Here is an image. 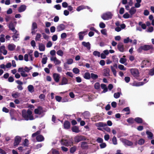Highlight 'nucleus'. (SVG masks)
Here are the masks:
<instances>
[{
	"label": "nucleus",
	"instance_id": "nucleus-1",
	"mask_svg": "<svg viewBox=\"0 0 154 154\" xmlns=\"http://www.w3.org/2000/svg\"><path fill=\"white\" fill-rule=\"evenodd\" d=\"M32 111L29 109L27 110V111L25 109H23L22 112V117L26 121L34 119V117L32 115Z\"/></svg>",
	"mask_w": 154,
	"mask_h": 154
},
{
	"label": "nucleus",
	"instance_id": "nucleus-2",
	"mask_svg": "<svg viewBox=\"0 0 154 154\" xmlns=\"http://www.w3.org/2000/svg\"><path fill=\"white\" fill-rule=\"evenodd\" d=\"M112 15L111 12H108L103 14L101 16V18L104 20H108L111 19Z\"/></svg>",
	"mask_w": 154,
	"mask_h": 154
},
{
	"label": "nucleus",
	"instance_id": "nucleus-3",
	"mask_svg": "<svg viewBox=\"0 0 154 154\" xmlns=\"http://www.w3.org/2000/svg\"><path fill=\"white\" fill-rule=\"evenodd\" d=\"M86 140V137L81 135H77L74 138V141L75 142L79 143L82 140Z\"/></svg>",
	"mask_w": 154,
	"mask_h": 154
},
{
	"label": "nucleus",
	"instance_id": "nucleus-4",
	"mask_svg": "<svg viewBox=\"0 0 154 154\" xmlns=\"http://www.w3.org/2000/svg\"><path fill=\"white\" fill-rule=\"evenodd\" d=\"M131 73L134 77H138L139 73L138 70L136 69H130Z\"/></svg>",
	"mask_w": 154,
	"mask_h": 154
},
{
	"label": "nucleus",
	"instance_id": "nucleus-5",
	"mask_svg": "<svg viewBox=\"0 0 154 154\" xmlns=\"http://www.w3.org/2000/svg\"><path fill=\"white\" fill-rule=\"evenodd\" d=\"M34 113L35 114L41 115L43 113V109L41 106H38L37 109L34 110Z\"/></svg>",
	"mask_w": 154,
	"mask_h": 154
},
{
	"label": "nucleus",
	"instance_id": "nucleus-6",
	"mask_svg": "<svg viewBox=\"0 0 154 154\" xmlns=\"http://www.w3.org/2000/svg\"><path fill=\"white\" fill-rule=\"evenodd\" d=\"M21 140V137L18 136L15 137L14 139V146H16L18 145L20 142Z\"/></svg>",
	"mask_w": 154,
	"mask_h": 154
},
{
	"label": "nucleus",
	"instance_id": "nucleus-7",
	"mask_svg": "<svg viewBox=\"0 0 154 154\" xmlns=\"http://www.w3.org/2000/svg\"><path fill=\"white\" fill-rule=\"evenodd\" d=\"M141 48L145 51H147L151 49H152L153 48L152 45H144L143 46H141Z\"/></svg>",
	"mask_w": 154,
	"mask_h": 154
},
{
	"label": "nucleus",
	"instance_id": "nucleus-8",
	"mask_svg": "<svg viewBox=\"0 0 154 154\" xmlns=\"http://www.w3.org/2000/svg\"><path fill=\"white\" fill-rule=\"evenodd\" d=\"M60 75L58 73H54L53 74V78L54 81L56 82H58L60 78Z\"/></svg>",
	"mask_w": 154,
	"mask_h": 154
},
{
	"label": "nucleus",
	"instance_id": "nucleus-9",
	"mask_svg": "<svg viewBox=\"0 0 154 154\" xmlns=\"http://www.w3.org/2000/svg\"><path fill=\"white\" fill-rule=\"evenodd\" d=\"M117 48L119 51L121 52L124 51V46L123 43L119 42L117 45Z\"/></svg>",
	"mask_w": 154,
	"mask_h": 154
},
{
	"label": "nucleus",
	"instance_id": "nucleus-10",
	"mask_svg": "<svg viewBox=\"0 0 154 154\" xmlns=\"http://www.w3.org/2000/svg\"><path fill=\"white\" fill-rule=\"evenodd\" d=\"M9 28L13 32L16 31V32H17V31L15 29L14 24L12 22H11L8 25Z\"/></svg>",
	"mask_w": 154,
	"mask_h": 154
},
{
	"label": "nucleus",
	"instance_id": "nucleus-11",
	"mask_svg": "<svg viewBox=\"0 0 154 154\" xmlns=\"http://www.w3.org/2000/svg\"><path fill=\"white\" fill-rule=\"evenodd\" d=\"M26 6L24 5H21L18 8V11L20 13L24 11L26 9Z\"/></svg>",
	"mask_w": 154,
	"mask_h": 154
},
{
	"label": "nucleus",
	"instance_id": "nucleus-12",
	"mask_svg": "<svg viewBox=\"0 0 154 154\" xmlns=\"http://www.w3.org/2000/svg\"><path fill=\"white\" fill-rule=\"evenodd\" d=\"M110 69L107 68L103 70V75L105 76H110Z\"/></svg>",
	"mask_w": 154,
	"mask_h": 154
},
{
	"label": "nucleus",
	"instance_id": "nucleus-13",
	"mask_svg": "<svg viewBox=\"0 0 154 154\" xmlns=\"http://www.w3.org/2000/svg\"><path fill=\"white\" fill-rule=\"evenodd\" d=\"M61 144L66 146H68L71 144L70 142L68 140L62 139L61 140Z\"/></svg>",
	"mask_w": 154,
	"mask_h": 154
},
{
	"label": "nucleus",
	"instance_id": "nucleus-14",
	"mask_svg": "<svg viewBox=\"0 0 154 154\" xmlns=\"http://www.w3.org/2000/svg\"><path fill=\"white\" fill-rule=\"evenodd\" d=\"M82 44L88 50H90L91 49V45L89 42H83L82 43Z\"/></svg>",
	"mask_w": 154,
	"mask_h": 154
},
{
	"label": "nucleus",
	"instance_id": "nucleus-15",
	"mask_svg": "<svg viewBox=\"0 0 154 154\" xmlns=\"http://www.w3.org/2000/svg\"><path fill=\"white\" fill-rule=\"evenodd\" d=\"M0 53H2L4 55H6L7 53V51L5 49L4 45H2L0 47Z\"/></svg>",
	"mask_w": 154,
	"mask_h": 154
},
{
	"label": "nucleus",
	"instance_id": "nucleus-16",
	"mask_svg": "<svg viewBox=\"0 0 154 154\" xmlns=\"http://www.w3.org/2000/svg\"><path fill=\"white\" fill-rule=\"evenodd\" d=\"M64 128L65 129L69 128L70 126V122L68 121H65L63 124Z\"/></svg>",
	"mask_w": 154,
	"mask_h": 154
},
{
	"label": "nucleus",
	"instance_id": "nucleus-17",
	"mask_svg": "<svg viewBox=\"0 0 154 154\" xmlns=\"http://www.w3.org/2000/svg\"><path fill=\"white\" fill-rule=\"evenodd\" d=\"M51 60L53 61L56 65L59 64L61 63V61L57 59L56 57H51Z\"/></svg>",
	"mask_w": 154,
	"mask_h": 154
},
{
	"label": "nucleus",
	"instance_id": "nucleus-18",
	"mask_svg": "<svg viewBox=\"0 0 154 154\" xmlns=\"http://www.w3.org/2000/svg\"><path fill=\"white\" fill-rule=\"evenodd\" d=\"M88 143L86 142H83L81 143V147L82 149H87L88 148Z\"/></svg>",
	"mask_w": 154,
	"mask_h": 154
},
{
	"label": "nucleus",
	"instance_id": "nucleus-19",
	"mask_svg": "<svg viewBox=\"0 0 154 154\" xmlns=\"http://www.w3.org/2000/svg\"><path fill=\"white\" fill-rule=\"evenodd\" d=\"M36 140L38 142H41L44 140V137L42 135L39 134L36 137Z\"/></svg>",
	"mask_w": 154,
	"mask_h": 154
},
{
	"label": "nucleus",
	"instance_id": "nucleus-20",
	"mask_svg": "<svg viewBox=\"0 0 154 154\" xmlns=\"http://www.w3.org/2000/svg\"><path fill=\"white\" fill-rule=\"evenodd\" d=\"M68 81L67 78L65 77L62 78L61 82L59 84L60 85H64L68 84Z\"/></svg>",
	"mask_w": 154,
	"mask_h": 154
},
{
	"label": "nucleus",
	"instance_id": "nucleus-21",
	"mask_svg": "<svg viewBox=\"0 0 154 154\" xmlns=\"http://www.w3.org/2000/svg\"><path fill=\"white\" fill-rule=\"evenodd\" d=\"M65 28V26L63 24H61L57 26V31L58 32L64 30Z\"/></svg>",
	"mask_w": 154,
	"mask_h": 154
},
{
	"label": "nucleus",
	"instance_id": "nucleus-22",
	"mask_svg": "<svg viewBox=\"0 0 154 154\" xmlns=\"http://www.w3.org/2000/svg\"><path fill=\"white\" fill-rule=\"evenodd\" d=\"M100 87L102 89H103L102 91L103 93H105L108 91V88L106 84H101L100 85Z\"/></svg>",
	"mask_w": 154,
	"mask_h": 154
},
{
	"label": "nucleus",
	"instance_id": "nucleus-23",
	"mask_svg": "<svg viewBox=\"0 0 154 154\" xmlns=\"http://www.w3.org/2000/svg\"><path fill=\"white\" fill-rule=\"evenodd\" d=\"M95 125L98 127H104L107 126V124L102 122H100L96 123Z\"/></svg>",
	"mask_w": 154,
	"mask_h": 154
},
{
	"label": "nucleus",
	"instance_id": "nucleus-24",
	"mask_svg": "<svg viewBox=\"0 0 154 154\" xmlns=\"http://www.w3.org/2000/svg\"><path fill=\"white\" fill-rule=\"evenodd\" d=\"M136 9L134 7H132L129 10V12L131 16L134 14L136 12Z\"/></svg>",
	"mask_w": 154,
	"mask_h": 154
},
{
	"label": "nucleus",
	"instance_id": "nucleus-25",
	"mask_svg": "<svg viewBox=\"0 0 154 154\" xmlns=\"http://www.w3.org/2000/svg\"><path fill=\"white\" fill-rule=\"evenodd\" d=\"M85 32H86L85 31H82L80 32L79 33L78 35L79 36V40H80L82 41L83 40L84 36V35H85Z\"/></svg>",
	"mask_w": 154,
	"mask_h": 154
},
{
	"label": "nucleus",
	"instance_id": "nucleus-26",
	"mask_svg": "<svg viewBox=\"0 0 154 154\" xmlns=\"http://www.w3.org/2000/svg\"><path fill=\"white\" fill-rule=\"evenodd\" d=\"M8 48L10 51H14L16 48V46L13 44H9L8 45Z\"/></svg>",
	"mask_w": 154,
	"mask_h": 154
},
{
	"label": "nucleus",
	"instance_id": "nucleus-27",
	"mask_svg": "<svg viewBox=\"0 0 154 154\" xmlns=\"http://www.w3.org/2000/svg\"><path fill=\"white\" fill-rule=\"evenodd\" d=\"M134 121L137 123L141 124L143 123V119L140 117H136L134 119Z\"/></svg>",
	"mask_w": 154,
	"mask_h": 154
},
{
	"label": "nucleus",
	"instance_id": "nucleus-28",
	"mask_svg": "<svg viewBox=\"0 0 154 154\" xmlns=\"http://www.w3.org/2000/svg\"><path fill=\"white\" fill-rule=\"evenodd\" d=\"M83 77L86 79H91V74L88 72H86L85 73Z\"/></svg>",
	"mask_w": 154,
	"mask_h": 154
},
{
	"label": "nucleus",
	"instance_id": "nucleus-29",
	"mask_svg": "<svg viewBox=\"0 0 154 154\" xmlns=\"http://www.w3.org/2000/svg\"><path fill=\"white\" fill-rule=\"evenodd\" d=\"M72 130L73 132L78 133L79 131L78 127L74 126L72 127Z\"/></svg>",
	"mask_w": 154,
	"mask_h": 154
},
{
	"label": "nucleus",
	"instance_id": "nucleus-30",
	"mask_svg": "<svg viewBox=\"0 0 154 154\" xmlns=\"http://www.w3.org/2000/svg\"><path fill=\"white\" fill-rule=\"evenodd\" d=\"M39 49L40 51H44L45 49V45L42 43H39Z\"/></svg>",
	"mask_w": 154,
	"mask_h": 154
},
{
	"label": "nucleus",
	"instance_id": "nucleus-31",
	"mask_svg": "<svg viewBox=\"0 0 154 154\" xmlns=\"http://www.w3.org/2000/svg\"><path fill=\"white\" fill-rule=\"evenodd\" d=\"M98 77V75L94 73H91V78L93 80H95L97 79Z\"/></svg>",
	"mask_w": 154,
	"mask_h": 154
},
{
	"label": "nucleus",
	"instance_id": "nucleus-32",
	"mask_svg": "<svg viewBox=\"0 0 154 154\" xmlns=\"http://www.w3.org/2000/svg\"><path fill=\"white\" fill-rule=\"evenodd\" d=\"M73 60L71 58L68 59L67 60L66 63H64V66L65 67L66 65L67 64H71L73 63Z\"/></svg>",
	"mask_w": 154,
	"mask_h": 154
},
{
	"label": "nucleus",
	"instance_id": "nucleus-33",
	"mask_svg": "<svg viewBox=\"0 0 154 154\" xmlns=\"http://www.w3.org/2000/svg\"><path fill=\"white\" fill-rule=\"evenodd\" d=\"M146 134L148 135V137L149 138L151 139L152 138L153 134L151 132L149 131H146Z\"/></svg>",
	"mask_w": 154,
	"mask_h": 154
},
{
	"label": "nucleus",
	"instance_id": "nucleus-34",
	"mask_svg": "<svg viewBox=\"0 0 154 154\" xmlns=\"http://www.w3.org/2000/svg\"><path fill=\"white\" fill-rule=\"evenodd\" d=\"M124 142L125 144H126L128 146H132L133 144V143L125 139V140H124Z\"/></svg>",
	"mask_w": 154,
	"mask_h": 154
},
{
	"label": "nucleus",
	"instance_id": "nucleus-35",
	"mask_svg": "<svg viewBox=\"0 0 154 154\" xmlns=\"http://www.w3.org/2000/svg\"><path fill=\"white\" fill-rule=\"evenodd\" d=\"M110 68L111 70L113 73V75L115 77H116L117 72L116 70L115 69V68H114V67L112 66H110Z\"/></svg>",
	"mask_w": 154,
	"mask_h": 154
},
{
	"label": "nucleus",
	"instance_id": "nucleus-36",
	"mask_svg": "<svg viewBox=\"0 0 154 154\" xmlns=\"http://www.w3.org/2000/svg\"><path fill=\"white\" fill-rule=\"evenodd\" d=\"M41 132V130H39L38 131H37L33 133L32 135V137H36Z\"/></svg>",
	"mask_w": 154,
	"mask_h": 154
},
{
	"label": "nucleus",
	"instance_id": "nucleus-37",
	"mask_svg": "<svg viewBox=\"0 0 154 154\" xmlns=\"http://www.w3.org/2000/svg\"><path fill=\"white\" fill-rule=\"evenodd\" d=\"M37 25L36 23H33L32 26L31 30H33L34 29H37Z\"/></svg>",
	"mask_w": 154,
	"mask_h": 154
},
{
	"label": "nucleus",
	"instance_id": "nucleus-38",
	"mask_svg": "<svg viewBox=\"0 0 154 154\" xmlns=\"http://www.w3.org/2000/svg\"><path fill=\"white\" fill-rule=\"evenodd\" d=\"M127 121L128 123L132 124L134 123L135 121L133 118H130L127 119Z\"/></svg>",
	"mask_w": 154,
	"mask_h": 154
},
{
	"label": "nucleus",
	"instance_id": "nucleus-39",
	"mask_svg": "<svg viewBox=\"0 0 154 154\" xmlns=\"http://www.w3.org/2000/svg\"><path fill=\"white\" fill-rule=\"evenodd\" d=\"M28 91L30 92H32L34 91V87L33 85H29L28 87Z\"/></svg>",
	"mask_w": 154,
	"mask_h": 154
},
{
	"label": "nucleus",
	"instance_id": "nucleus-40",
	"mask_svg": "<svg viewBox=\"0 0 154 154\" xmlns=\"http://www.w3.org/2000/svg\"><path fill=\"white\" fill-rule=\"evenodd\" d=\"M94 88L96 90H99L100 88V84L99 82H96L94 84Z\"/></svg>",
	"mask_w": 154,
	"mask_h": 154
},
{
	"label": "nucleus",
	"instance_id": "nucleus-41",
	"mask_svg": "<svg viewBox=\"0 0 154 154\" xmlns=\"http://www.w3.org/2000/svg\"><path fill=\"white\" fill-rule=\"evenodd\" d=\"M118 67L119 69L121 70H126V68L123 65L121 64L119 65Z\"/></svg>",
	"mask_w": 154,
	"mask_h": 154
},
{
	"label": "nucleus",
	"instance_id": "nucleus-42",
	"mask_svg": "<svg viewBox=\"0 0 154 154\" xmlns=\"http://www.w3.org/2000/svg\"><path fill=\"white\" fill-rule=\"evenodd\" d=\"M14 32H15L12 36L14 40H15L14 39H17L18 38L19 36V34L17 33V32H16V31H15Z\"/></svg>",
	"mask_w": 154,
	"mask_h": 154
},
{
	"label": "nucleus",
	"instance_id": "nucleus-43",
	"mask_svg": "<svg viewBox=\"0 0 154 154\" xmlns=\"http://www.w3.org/2000/svg\"><path fill=\"white\" fill-rule=\"evenodd\" d=\"M73 72L75 74L79 73L80 70L79 69L77 68H74L72 69Z\"/></svg>",
	"mask_w": 154,
	"mask_h": 154
},
{
	"label": "nucleus",
	"instance_id": "nucleus-44",
	"mask_svg": "<svg viewBox=\"0 0 154 154\" xmlns=\"http://www.w3.org/2000/svg\"><path fill=\"white\" fill-rule=\"evenodd\" d=\"M57 55L60 56H62L63 55V52L61 50H59L57 52Z\"/></svg>",
	"mask_w": 154,
	"mask_h": 154
},
{
	"label": "nucleus",
	"instance_id": "nucleus-45",
	"mask_svg": "<svg viewBox=\"0 0 154 154\" xmlns=\"http://www.w3.org/2000/svg\"><path fill=\"white\" fill-rule=\"evenodd\" d=\"M112 142L113 143L114 145H116L117 144V140L116 137L114 136L112 139Z\"/></svg>",
	"mask_w": 154,
	"mask_h": 154
},
{
	"label": "nucleus",
	"instance_id": "nucleus-46",
	"mask_svg": "<svg viewBox=\"0 0 154 154\" xmlns=\"http://www.w3.org/2000/svg\"><path fill=\"white\" fill-rule=\"evenodd\" d=\"M41 34L39 33H37L36 34V36L35 38V40L36 41H39L40 40V39L41 37Z\"/></svg>",
	"mask_w": 154,
	"mask_h": 154
},
{
	"label": "nucleus",
	"instance_id": "nucleus-47",
	"mask_svg": "<svg viewBox=\"0 0 154 154\" xmlns=\"http://www.w3.org/2000/svg\"><path fill=\"white\" fill-rule=\"evenodd\" d=\"M123 18L125 19H128L130 17H132L131 16H130L129 14H128V13L126 12L123 15Z\"/></svg>",
	"mask_w": 154,
	"mask_h": 154
},
{
	"label": "nucleus",
	"instance_id": "nucleus-48",
	"mask_svg": "<svg viewBox=\"0 0 154 154\" xmlns=\"http://www.w3.org/2000/svg\"><path fill=\"white\" fill-rule=\"evenodd\" d=\"M76 150V147L75 146H73L70 148V153H73Z\"/></svg>",
	"mask_w": 154,
	"mask_h": 154
},
{
	"label": "nucleus",
	"instance_id": "nucleus-49",
	"mask_svg": "<svg viewBox=\"0 0 154 154\" xmlns=\"http://www.w3.org/2000/svg\"><path fill=\"white\" fill-rule=\"evenodd\" d=\"M93 54L95 56H97L98 57H100V53L97 51H94L93 53Z\"/></svg>",
	"mask_w": 154,
	"mask_h": 154
},
{
	"label": "nucleus",
	"instance_id": "nucleus-50",
	"mask_svg": "<svg viewBox=\"0 0 154 154\" xmlns=\"http://www.w3.org/2000/svg\"><path fill=\"white\" fill-rule=\"evenodd\" d=\"M121 93L119 92L115 93L114 94V97L115 98H119L120 96V94Z\"/></svg>",
	"mask_w": 154,
	"mask_h": 154
},
{
	"label": "nucleus",
	"instance_id": "nucleus-51",
	"mask_svg": "<svg viewBox=\"0 0 154 154\" xmlns=\"http://www.w3.org/2000/svg\"><path fill=\"white\" fill-rule=\"evenodd\" d=\"M24 146H28L29 145V140L27 139H25L23 142Z\"/></svg>",
	"mask_w": 154,
	"mask_h": 154
},
{
	"label": "nucleus",
	"instance_id": "nucleus-52",
	"mask_svg": "<svg viewBox=\"0 0 154 154\" xmlns=\"http://www.w3.org/2000/svg\"><path fill=\"white\" fill-rule=\"evenodd\" d=\"M5 35H2L0 37V41L2 42H4L5 41V39L4 38Z\"/></svg>",
	"mask_w": 154,
	"mask_h": 154
},
{
	"label": "nucleus",
	"instance_id": "nucleus-53",
	"mask_svg": "<svg viewBox=\"0 0 154 154\" xmlns=\"http://www.w3.org/2000/svg\"><path fill=\"white\" fill-rule=\"evenodd\" d=\"M145 142V140L143 139H141L139 140L138 142V143L140 145L143 144Z\"/></svg>",
	"mask_w": 154,
	"mask_h": 154
},
{
	"label": "nucleus",
	"instance_id": "nucleus-54",
	"mask_svg": "<svg viewBox=\"0 0 154 154\" xmlns=\"http://www.w3.org/2000/svg\"><path fill=\"white\" fill-rule=\"evenodd\" d=\"M19 94L18 92H16L12 94V96L13 98H17L19 96Z\"/></svg>",
	"mask_w": 154,
	"mask_h": 154
},
{
	"label": "nucleus",
	"instance_id": "nucleus-55",
	"mask_svg": "<svg viewBox=\"0 0 154 154\" xmlns=\"http://www.w3.org/2000/svg\"><path fill=\"white\" fill-rule=\"evenodd\" d=\"M149 74L151 76H152L154 75V67L150 69Z\"/></svg>",
	"mask_w": 154,
	"mask_h": 154
},
{
	"label": "nucleus",
	"instance_id": "nucleus-56",
	"mask_svg": "<svg viewBox=\"0 0 154 154\" xmlns=\"http://www.w3.org/2000/svg\"><path fill=\"white\" fill-rule=\"evenodd\" d=\"M126 61V59L125 58H121L120 60V62L122 64H124Z\"/></svg>",
	"mask_w": 154,
	"mask_h": 154
},
{
	"label": "nucleus",
	"instance_id": "nucleus-57",
	"mask_svg": "<svg viewBox=\"0 0 154 154\" xmlns=\"http://www.w3.org/2000/svg\"><path fill=\"white\" fill-rule=\"evenodd\" d=\"M47 59H48V58L47 57H45L43 58L42 60V64H45L47 62Z\"/></svg>",
	"mask_w": 154,
	"mask_h": 154
},
{
	"label": "nucleus",
	"instance_id": "nucleus-58",
	"mask_svg": "<svg viewBox=\"0 0 154 154\" xmlns=\"http://www.w3.org/2000/svg\"><path fill=\"white\" fill-rule=\"evenodd\" d=\"M99 26L101 28H104L106 27V25L104 23L101 22L99 24Z\"/></svg>",
	"mask_w": 154,
	"mask_h": 154
},
{
	"label": "nucleus",
	"instance_id": "nucleus-59",
	"mask_svg": "<svg viewBox=\"0 0 154 154\" xmlns=\"http://www.w3.org/2000/svg\"><path fill=\"white\" fill-rule=\"evenodd\" d=\"M55 98L57 101L60 102L61 100L62 97L59 96H56L55 97Z\"/></svg>",
	"mask_w": 154,
	"mask_h": 154
},
{
	"label": "nucleus",
	"instance_id": "nucleus-60",
	"mask_svg": "<svg viewBox=\"0 0 154 154\" xmlns=\"http://www.w3.org/2000/svg\"><path fill=\"white\" fill-rule=\"evenodd\" d=\"M101 33L104 35H106V36L107 35V34L106 32V29H102L101 30Z\"/></svg>",
	"mask_w": 154,
	"mask_h": 154
},
{
	"label": "nucleus",
	"instance_id": "nucleus-61",
	"mask_svg": "<svg viewBox=\"0 0 154 154\" xmlns=\"http://www.w3.org/2000/svg\"><path fill=\"white\" fill-rule=\"evenodd\" d=\"M99 143H102L103 142V139L100 137H98L96 140Z\"/></svg>",
	"mask_w": 154,
	"mask_h": 154
},
{
	"label": "nucleus",
	"instance_id": "nucleus-62",
	"mask_svg": "<svg viewBox=\"0 0 154 154\" xmlns=\"http://www.w3.org/2000/svg\"><path fill=\"white\" fill-rule=\"evenodd\" d=\"M66 74L71 78H72L73 76V74L71 72H68L66 73Z\"/></svg>",
	"mask_w": 154,
	"mask_h": 154
},
{
	"label": "nucleus",
	"instance_id": "nucleus-63",
	"mask_svg": "<svg viewBox=\"0 0 154 154\" xmlns=\"http://www.w3.org/2000/svg\"><path fill=\"white\" fill-rule=\"evenodd\" d=\"M106 146V143H103V142L100 145L101 148H104Z\"/></svg>",
	"mask_w": 154,
	"mask_h": 154
},
{
	"label": "nucleus",
	"instance_id": "nucleus-64",
	"mask_svg": "<svg viewBox=\"0 0 154 154\" xmlns=\"http://www.w3.org/2000/svg\"><path fill=\"white\" fill-rule=\"evenodd\" d=\"M52 151L53 154H59V151L55 149H52Z\"/></svg>",
	"mask_w": 154,
	"mask_h": 154
}]
</instances>
